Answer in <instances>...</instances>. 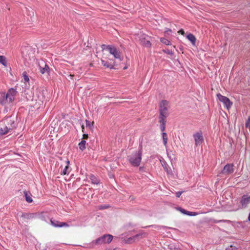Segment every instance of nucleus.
I'll use <instances>...</instances> for the list:
<instances>
[{
    "instance_id": "obj_36",
    "label": "nucleus",
    "mask_w": 250,
    "mask_h": 250,
    "mask_svg": "<svg viewBox=\"0 0 250 250\" xmlns=\"http://www.w3.org/2000/svg\"><path fill=\"white\" fill-rule=\"evenodd\" d=\"M183 191H178L176 192V195L177 197H179Z\"/></svg>"
},
{
    "instance_id": "obj_39",
    "label": "nucleus",
    "mask_w": 250,
    "mask_h": 250,
    "mask_svg": "<svg viewBox=\"0 0 250 250\" xmlns=\"http://www.w3.org/2000/svg\"><path fill=\"white\" fill-rule=\"evenodd\" d=\"M106 47H107V46H106L104 44H103L102 45V51L103 52H104V50H105V49H107Z\"/></svg>"
},
{
    "instance_id": "obj_40",
    "label": "nucleus",
    "mask_w": 250,
    "mask_h": 250,
    "mask_svg": "<svg viewBox=\"0 0 250 250\" xmlns=\"http://www.w3.org/2000/svg\"><path fill=\"white\" fill-rule=\"evenodd\" d=\"M88 134H84L83 135V139H87L88 138Z\"/></svg>"
},
{
    "instance_id": "obj_4",
    "label": "nucleus",
    "mask_w": 250,
    "mask_h": 250,
    "mask_svg": "<svg viewBox=\"0 0 250 250\" xmlns=\"http://www.w3.org/2000/svg\"><path fill=\"white\" fill-rule=\"evenodd\" d=\"M139 41L141 45L146 47H150L151 46V41L152 37L145 33L140 32L139 34Z\"/></svg>"
},
{
    "instance_id": "obj_33",
    "label": "nucleus",
    "mask_w": 250,
    "mask_h": 250,
    "mask_svg": "<svg viewBox=\"0 0 250 250\" xmlns=\"http://www.w3.org/2000/svg\"><path fill=\"white\" fill-rule=\"evenodd\" d=\"M163 51L165 53H167V54L170 55L171 56L173 55V52L171 50H170L169 49L164 50Z\"/></svg>"
},
{
    "instance_id": "obj_41",
    "label": "nucleus",
    "mask_w": 250,
    "mask_h": 250,
    "mask_svg": "<svg viewBox=\"0 0 250 250\" xmlns=\"http://www.w3.org/2000/svg\"><path fill=\"white\" fill-rule=\"evenodd\" d=\"M68 76L70 80H73V77H74V75L70 74V75H68Z\"/></svg>"
},
{
    "instance_id": "obj_10",
    "label": "nucleus",
    "mask_w": 250,
    "mask_h": 250,
    "mask_svg": "<svg viewBox=\"0 0 250 250\" xmlns=\"http://www.w3.org/2000/svg\"><path fill=\"white\" fill-rule=\"evenodd\" d=\"M233 165L231 164H227L226 165L223 170L221 171V173L224 174H229L232 173L233 171Z\"/></svg>"
},
{
    "instance_id": "obj_26",
    "label": "nucleus",
    "mask_w": 250,
    "mask_h": 250,
    "mask_svg": "<svg viewBox=\"0 0 250 250\" xmlns=\"http://www.w3.org/2000/svg\"><path fill=\"white\" fill-rule=\"evenodd\" d=\"M90 178L93 184H98L99 183V180L94 175H91Z\"/></svg>"
},
{
    "instance_id": "obj_45",
    "label": "nucleus",
    "mask_w": 250,
    "mask_h": 250,
    "mask_svg": "<svg viewBox=\"0 0 250 250\" xmlns=\"http://www.w3.org/2000/svg\"><path fill=\"white\" fill-rule=\"evenodd\" d=\"M30 217H31V215H30L29 216H28L27 218H30Z\"/></svg>"
},
{
    "instance_id": "obj_12",
    "label": "nucleus",
    "mask_w": 250,
    "mask_h": 250,
    "mask_svg": "<svg viewBox=\"0 0 250 250\" xmlns=\"http://www.w3.org/2000/svg\"><path fill=\"white\" fill-rule=\"evenodd\" d=\"M9 101V98L7 97L6 94L4 92L0 93V104L2 105H6L7 104L10 103Z\"/></svg>"
},
{
    "instance_id": "obj_43",
    "label": "nucleus",
    "mask_w": 250,
    "mask_h": 250,
    "mask_svg": "<svg viewBox=\"0 0 250 250\" xmlns=\"http://www.w3.org/2000/svg\"><path fill=\"white\" fill-rule=\"evenodd\" d=\"M82 131L84 132V125H82Z\"/></svg>"
},
{
    "instance_id": "obj_15",
    "label": "nucleus",
    "mask_w": 250,
    "mask_h": 250,
    "mask_svg": "<svg viewBox=\"0 0 250 250\" xmlns=\"http://www.w3.org/2000/svg\"><path fill=\"white\" fill-rule=\"evenodd\" d=\"M161 164L165 170L167 172L168 175H173V172L171 167H169L167 163L165 161H161Z\"/></svg>"
},
{
    "instance_id": "obj_38",
    "label": "nucleus",
    "mask_w": 250,
    "mask_h": 250,
    "mask_svg": "<svg viewBox=\"0 0 250 250\" xmlns=\"http://www.w3.org/2000/svg\"><path fill=\"white\" fill-rule=\"evenodd\" d=\"M178 33L179 34H181L183 35H184L185 34V32L183 30V29H181L178 32Z\"/></svg>"
},
{
    "instance_id": "obj_46",
    "label": "nucleus",
    "mask_w": 250,
    "mask_h": 250,
    "mask_svg": "<svg viewBox=\"0 0 250 250\" xmlns=\"http://www.w3.org/2000/svg\"><path fill=\"white\" fill-rule=\"evenodd\" d=\"M124 69H126V67H124Z\"/></svg>"
},
{
    "instance_id": "obj_27",
    "label": "nucleus",
    "mask_w": 250,
    "mask_h": 250,
    "mask_svg": "<svg viewBox=\"0 0 250 250\" xmlns=\"http://www.w3.org/2000/svg\"><path fill=\"white\" fill-rule=\"evenodd\" d=\"M22 77L23 78V80L24 81V83H29V78L26 72H24L22 73Z\"/></svg>"
},
{
    "instance_id": "obj_29",
    "label": "nucleus",
    "mask_w": 250,
    "mask_h": 250,
    "mask_svg": "<svg viewBox=\"0 0 250 250\" xmlns=\"http://www.w3.org/2000/svg\"><path fill=\"white\" fill-rule=\"evenodd\" d=\"M50 222H51V225L52 226H53L54 227H59L60 222L57 221H53V220H51Z\"/></svg>"
},
{
    "instance_id": "obj_34",
    "label": "nucleus",
    "mask_w": 250,
    "mask_h": 250,
    "mask_svg": "<svg viewBox=\"0 0 250 250\" xmlns=\"http://www.w3.org/2000/svg\"><path fill=\"white\" fill-rule=\"evenodd\" d=\"M236 248L235 247H233V246L231 245L230 246L229 248H228L226 250H236Z\"/></svg>"
},
{
    "instance_id": "obj_5",
    "label": "nucleus",
    "mask_w": 250,
    "mask_h": 250,
    "mask_svg": "<svg viewBox=\"0 0 250 250\" xmlns=\"http://www.w3.org/2000/svg\"><path fill=\"white\" fill-rule=\"evenodd\" d=\"M113 236L110 234H105L97 239L95 241L92 243L95 245H101L103 244H109L110 243L112 239Z\"/></svg>"
},
{
    "instance_id": "obj_20",
    "label": "nucleus",
    "mask_w": 250,
    "mask_h": 250,
    "mask_svg": "<svg viewBox=\"0 0 250 250\" xmlns=\"http://www.w3.org/2000/svg\"><path fill=\"white\" fill-rule=\"evenodd\" d=\"M24 194L26 201L28 203H31L33 200L32 199L31 196L27 193V191H24Z\"/></svg>"
},
{
    "instance_id": "obj_14",
    "label": "nucleus",
    "mask_w": 250,
    "mask_h": 250,
    "mask_svg": "<svg viewBox=\"0 0 250 250\" xmlns=\"http://www.w3.org/2000/svg\"><path fill=\"white\" fill-rule=\"evenodd\" d=\"M108 58V57L106 56H103L101 58V61L102 64L107 68H113L114 65L111 63V62H109L105 61V60Z\"/></svg>"
},
{
    "instance_id": "obj_21",
    "label": "nucleus",
    "mask_w": 250,
    "mask_h": 250,
    "mask_svg": "<svg viewBox=\"0 0 250 250\" xmlns=\"http://www.w3.org/2000/svg\"><path fill=\"white\" fill-rule=\"evenodd\" d=\"M85 144H86V141L84 140H82L79 144V148L83 150L85 148Z\"/></svg>"
},
{
    "instance_id": "obj_28",
    "label": "nucleus",
    "mask_w": 250,
    "mask_h": 250,
    "mask_svg": "<svg viewBox=\"0 0 250 250\" xmlns=\"http://www.w3.org/2000/svg\"><path fill=\"white\" fill-rule=\"evenodd\" d=\"M161 42L163 43L164 44L167 45H171L170 41H169L168 40L165 39V38H161L160 39Z\"/></svg>"
},
{
    "instance_id": "obj_7",
    "label": "nucleus",
    "mask_w": 250,
    "mask_h": 250,
    "mask_svg": "<svg viewBox=\"0 0 250 250\" xmlns=\"http://www.w3.org/2000/svg\"><path fill=\"white\" fill-rule=\"evenodd\" d=\"M168 102L166 101H162L160 105V115L167 116Z\"/></svg>"
},
{
    "instance_id": "obj_24",
    "label": "nucleus",
    "mask_w": 250,
    "mask_h": 250,
    "mask_svg": "<svg viewBox=\"0 0 250 250\" xmlns=\"http://www.w3.org/2000/svg\"><path fill=\"white\" fill-rule=\"evenodd\" d=\"M167 116H162L161 115H160L159 117V122L161 124L166 125V121L165 119L166 118Z\"/></svg>"
},
{
    "instance_id": "obj_44",
    "label": "nucleus",
    "mask_w": 250,
    "mask_h": 250,
    "mask_svg": "<svg viewBox=\"0 0 250 250\" xmlns=\"http://www.w3.org/2000/svg\"><path fill=\"white\" fill-rule=\"evenodd\" d=\"M108 60H109V61H111L112 60V59H110V58H108Z\"/></svg>"
},
{
    "instance_id": "obj_19",
    "label": "nucleus",
    "mask_w": 250,
    "mask_h": 250,
    "mask_svg": "<svg viewBox=\"0 0 250 250\" xmlns=\"http://www.w3.org/2000/svg\"><path fill=\"white\" fill-rule=\"evenodd\" d=\"M141 234H137L133 236V237H130L127 239L126 240H124V243L125 244H131L132 243L133 240L135 239V238H137L138 237L141 236Z\"/></svg>"
},
{
    "instance_id": "obj_3",
    "label": "nucleus",
    "mask_w": 250,
    "mask_h": 250,
    "mask_svg": "<svg viewBox=\"0 0 250 250\" xmlns=\"http://www.w3.org/2000/svg\"><path fill=\"white\" fill-rule=\"evenodd\" d=\"M142 156V151L140 149L128 156V161L133 166L138 167L141 162Z\"/></svg>"
},
{
    "instance_id": "obj_13",
    "label": "nucleus",
    "mask_w": 250,
    "mask_h": 250,
    "mask_svg": "<svg viewBox=\"0 0 250 250\" xmlns=\"http://www.w3.org/2000/svg\"><path fill=\"white\" fill-rule=\"evenodd\" d=\"M250 203V196L244 195L242 196L241 200V203L242 208H246Z\"/></svg>"
},
{
    "instance_id": "obj_31",
    "label": "nucleus",
    "mask_w": 250,
    "mask_h": 250,
    "mask_svg": "<svg viewBox=\"0 0 250 250\" xmlns=\"http://www.w3.org/2000/svg\"><path fill=\"white\" fill-rule=\"evenodd\" d=\"M198 214V213L197 212H190V211H188V212L187 213V215H189V216H195V215H197Z\"/></svg>"
},
{
    "instance_id": "obj_23",
    "label": "nucleus",
    "mask_w": 250,
    "mask_h": 250,
    "mask_svg": "<svg viewBox=\"0 0 250 250\" xmlns=\"http://www.w3.org/2000/svg\"><path fill=\"white\" fill-rule=\"evenodd\" d=\"M162 135H163L164 145L165 146H166V145L167 144V140H168V138H167V134L166 133L163 132L162 133Z\"/></svg>"
},
{
    "instance_id": "obj_2",
    "label": "nucleus",
    "mask_w": 250,
    "mask_h": 250,
    "mask_svg": "<svg viewBox=\"0 0 250 250\" xmlns=\"http://www.w3.org/2000/svg\"><path fill=\"white\" fill-rule=\"evenodd\" d=\"M6 125H3L0 128V135H3L8 132L11 130L16 127V124L14 120L11 117H8L6 119Z\"/></svg>"
},
{
    "instance_id": "obj_17",
    "label": "nucleus",
    "mask_w": 250,
    "mask_h": 250,
    "mask_svg": "<svg viewBox=\"0 0 250 250\" xmlns=\"http://www.w3.org/2000/svg\"><path fill=\"white\" fill-rule=\"evenodd\" d=\"M187 39L190 41L191 43L193 45H195L196 39L195 37L192 34H189L187 36Z\"/></svg>"
},
{
    "instance_id": "obj_25",
    "label": "nucleus",
    "mask_w": 250,
    "mask_h": 250,
    "mask_svg": "<svg viewBox=\"0 0 250 250\" xmlns=\"http://www.w3.org/2000/svg\"><path fill=\"white\" fill-rule=\"evenodd\" d=\"M0 63L4 66H6V58L3 56H0Z\"/></svg>"
},
{
    "instance_id": "obj_11",
    "label": "nucleus",
    "mask_w": 250,
    "mask_h": 250,
    "mask_svg": "<svg viewBox=\"0 0 250 250\" xmlns=\"http://www.w3.org/2000/svg\"><path fill=\"white\" fill-rule=\"evenodd\" d=\"M17 91L15 89L13 88L9 89L8 91V92L6 93L7 97L9 98V101L10 102H12L14 99L16 95Z\"/></svg>"
},
{
    "instance_id": "obj_22",
    "label": "nucleus",
    "mask_w": 250,
    "mask_h": 250,
    "mask_svg": "<svg viewBox=\"0 0 250 250\" xmlns=\"http://www.w3.org/2000/svg\"><path fill=\"white\" fill-rule=\"evenodd\" d=\"M86 123V126L89 127L91 130H93L94 127V122H90L88 120H85Z\"/></svg>"
},
{
    "instance_id": "obj_1",
    "label": "nucleus",
    "mask_w": 250,
    "mask_h": 250,
    "mask_svg": "<svg viewBox=\"0 0 250 250\" xmlns=\"http://www.w3.org/2000/svg\"><path fill=\"white\" fill-rule=\"evenodd\" d=\"M46 91L42 89H38L33 93L31 100V105L33 107L39 108L41 105L42 104L44 99Z\"/></svg>"
},
{
    "instance_id": "obj_30",
    "label": "nucleus",
    "mask_w": 250,
    "mask_h": 250,
    "mask_svg": "<svg viewBox=\"0 0 250 250\" xmlns=\"http://www.w3.org/2000/svg\"><path fill=\"white\" fill-rule=\"evenodd\" d=\"M177 209L181 211L182 213L187 214L188 211L182 208H181L178 207L177 208Z\"/></svg>"
},
{
    "instance_id": "obj_16",
    "label": "nucleus",
    "mask_w": 250,
    "mask_h": 250,
    "mask_svg": "<svg viewBox=\"0 0 250 250\" xmlns=\"http://www.w3.org/2000/svg\"><path fill=\"white\" fill-rule=\"evenodd\" d=\"M40 72L42 74H44L47 73V74L49 72V68L47 65L44 64L43 62L39 64Z\"/></svg>"
},
{
    "instance_id": "obj_35",
    "label": "nucleus",
    "mask_w": 250,
    "mask_h": 250,
    "mask_svg": "<svg viewBox=\"0 0 250 250\" xmlns=\"http://www.w3.org/2000/svg\"><path fill=\"white\" fill-rule=\"evenodd\" d=\"M160 128L162 131H164L165 129V125L161 124L160 125Z\"/></svg>"
},
{
    "instance_id": "obj_6",
    "label": "nucleus",
    "mask_w": 250,
    "mask_h": 250,
    "mask_svg": "<svg viewBox=\"0 0 250 250\" xmlns=\"http://www.w3.org/2000/svg\"><path fill=\"white\" fill-rule=\"evenodd\" d=\"M107 50L109 51V53L112 55L115 59H119L120 61L123 60V56L121 53L114 46L111 45H107Z\"/></svg>"
},
{
    "instance_id": "obj_8",
    "label": "nucleus",
    "mask_w": 250,
    "mask_h": 250,
    "mask_svg": "<svg viewBox=\"0 0 250 250\" xmlns=\"http://www.w3.org/2000/svg\"><path fill=\"white\" fill-rule=\"evenodd\" d=\"M219 100L222 102L225 106L229 109L231 106L232 103L230 101L229 99L224 96H222L220 94H218L217 95Z\"/></svg>"
},
{
    "instance_id": "obj_9",
    "label": "nucleus",
    "mask_w": 250,
    "mask_h": 250,
    "mask_svg": "<svg viewBox=\"0 0 250 250\" xmlns=\"http://www.w3.org/2000/svg\"><path fill=\"white\" fill-rule=\"evenodd\" d=\"M196 146H200L204 141L203 134L201 131H199L193 134Z\"/></svg>"
},
{
    "instance_id": "obj_37",
    "label": "nucleus",
    "mask_w": 250,
    "mask_h": 250,
    "mask_svg": "<svg viewBox=\"0 0 250 250\" xmlns=\"http://www.w3.org/2000/svg\"><path fill=\"white\" fill-rule=\"evenodd\" d=\"M107 207H107V206H99V208L100 209H105V208H107Z\"/></svg>"
},
{
    "instance_id": "obj_32",
    "label": "nucleus",
    "mask_w": 250,
    "mask_h": 250,
    "mask_svg": "<svg viewBox=\"0 0 250 250\" xmlns=\"http://www.w3.org/2000/svg\"><path fill=\"white\" fill-rule=\"evenodd\" d=\"M68 226H69V225L66 223L60 222L59 227H68Z\"/></svg>"
},
{
    "instance_id": "obj_18",
    "label": "nucleus",
    "mask_w": 250,
    "mask_h": 250,
    "mask_svg": "<svg viewBox=\"0 0 250 250\" xmlns=\"http://www.w3.org/2000/svg\"><path fill=\"white\" fill-rule=\"evenodd\" d=\"M66 163H67V165L64 167L63 170H62V171L61 172V175H65L67 173H69V161H66Z\"/></svg>"
},
{
    "instance_id": "obj_42",
    "label": "nucleus",
    "mask_w": 250,
    "mask_h": 250,
    "mask_svg": "<svg viewBox=\"0 0 250 250\" xmlns=\"http://www.w3.org/2000/svg\"><path fill=\"white\" fill-rule=\"evenodd\" d=\"M171 32V30L168 29L167 30H166L165 32L167 33H168V32Z\"/></svg>"
}]
</instances>
